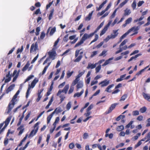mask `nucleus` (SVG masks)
<instances>
[{
  "mask_svg": "<svg viewBox=\"0 0 150 150\" xmlns=\"http://www.w3.org/2000/svg\"><path fill=\"white\" fill-rule=\"evenodd\" d=\"M118 20V19L117 18H116L114 20L113 22L111 24L112 22L111 21H109L108 23L105 25L103 29L101 30L100 33V36H101L103 35L107 31V30L108 27L110 26V25L111 24V26L112 27H113L114 25L117 22V21Z\"/></svg>",
  "mask_w": 150,
  "mask_h": 150,
  "instance_id": "nucleus-1",
  "label": "nucleus"
},
{
  "mask_svg": "<svg viewBox=\"0 0 150 150\" xmlns=\"http://www.w3.org/2000/svg\"><path fill=\"white\" fill-rule=\"evenodd\" d=\"M17 96H18L16 95V94H15L13 96L10 102L9 103L8 107V110L7 112V113H9L13 108L14 105L15 104V102L16 101V99L17 98Z\"/></svg>",
  "mask_w": 150,
  "mask_h": 150,
  "instance_id": "nucleus-2",
  "label": "nucleus"
},
{
  "mask_svg": "<svg viewBox=\"0 0 150 150\" xmlns=\"http://www.w3.org/2000/svg\"><path fill=\"white\" fill-rule=\"evenodd\" d=\"M134 29H135V31H137L139 30L138 27H136L135 26H134L132 28H131L129 29L124 34L120 37L121 38V39H123L126 36L128 35L130 32L134 30Z\"/></svg>",
  "mask_w": 150,
  "mask_h": 150,
  "instance_id": "nucleus-3",
  "label": "nucleus"
},
{
  "mask_svg": "<svg viewBox=\"0 0 150 150\" xmlns=\"http://www.w3.org/2000/svg\"><path fill=\"white\" fill-rule=\"evenodd\" d=\"M88 38L86 36L85 34H84L83 36L82 37L79 42H77L75 45L74 47H76L81 45L83 43L84 41Z\"/></svg>",
  "mask_w": 150,
  "mask_h": 150,
  "instance_id": "nucleus-4",
  "label": "nucleus"
},
{
  "mask_svg": "<svg viewBox=\"0 0 150 150\" xmlns=\"http://www.w3.org/2000/svg\"><path fill=\"white\" fill-rule=\"evenodd\" d=\"M69 87V84L66 85L64 88L62 90H59L58 91V93L57 94V96H59L62 92L64 93L65 94H66L67 93Z\"/></svg>",
  "mask_w": 150,
  "mask_h": 150,
  "instance_id": "nucleus-5",
  "label": "nucleus"
},
{
  "mask_svg": "<svg viewBox=\"0 0 150 150\" xmlns=\"http://www.w3.org/2000/svg\"><path fill=\"white\" fill-rule=\"evenodd\" d=\"M38 44L37 42H36L35 43H33L32 44L30 50V52L32 53L33 52H35L37 50H38Z\"/></svg>",
  "mask_w": 150,
  "mask_h": 150,
  "instance_id": "nucleus-6",
  "label": "nucleus"
},
{
  "mask_svg": "<svg viewBox=\"0 0 150 150\" xmlns=\"http://www.w3.org/2000/svg\"><path fill=\"white\" fill-rule=\"evenodd\" d=\"M118 103H114L111 104L110 107L109 108L108 110H107L105 113L106 114H107L110 112L115 108L116 106L118 105Z\"/></svg>",
  "mask_w": 150,
  "mask_h": 150,
  "instance_id": "nucleus-7",
  "label": "nucleus"
},
{
  "mask_svg": "<svg viewBox=\"0 0 150 150\" xmlns=\"http://www.w3.org/2000/svg\"><path fill=\"white\" fill-rule=\"evenodd\" d=\"M35 85L32 82L31 83V86L30 84L29 85L28 89L26 93L25 96L26 98H27L29 96L30 93L29 92L31 88V87L32 88H33L35 86Z\"/></svg>",
  "mask_w": 150,
  "mask_h": 150,
  "instance_id": "nucleus-8",
  "label": "nucleus"
},
{
  "mask_svg": "<svg viewBox=\"0 0 150 150\" xmlns=\"http://www.w3.org/2000/svg\"><path fill=\"white\" fill-rule=\"evenodd\" d=\"M109 83L110 81L108 80L107 79H105L99 83V85H100L101 84V87H103L107 86Z\"/></svg>",
  "mask_w": 150,
  "mask_h": 150,
  "instance_id": "nucleus-9",
  "label": "nucleus"
},
{
  "mask_svg": "<svg viewBox=\"0 0 150 150\" xmlns=\"http://www.w3.org/2000/svg\"><path fill=\"white\" fill-rule=\"evenodd\" d=\"M10 71H9L8 73V74L6 75V77L7 78L5 80V83H7L10 81L11 79V77L12 76L10 74Z\"/></svg>",
  "mask_w": 150,
  "mask_h": 150,
  "instance_id": "nucleus-10",
  "label": "nucleus"
},
{
  "mask_svg": "<svg viewBox=\"0 0 150 150\" xmlns=\"http://www.w3.org/2000/svg\"><path fill=\"white\" fill-rule=\"evenodd\" d=\"M49 58L54 60L55 59V57L56 56V53L55 51H53L52 52H48Z\"/></svg>",
  "mask_w": 150,
  "mask_h": 150,
  "instance_id": "nucleus-11",
  "label": "nucleus"
},
{
  "mask_svg": "<svg viewBox=\"0 0 150 150\" xmlns=\"http://www.w3.org/2000/svg\"><path fill=\"white\" fill-rule=\"evenodd\" d=\"M24 125H21L17 129V130L18 131L20 130L19 131L18 134V135H20L23 132L24 130Z\"/></svg>",
  "mask_w": 150,
  "mask_h": 150,
  "instance_id": "nucleus-12",
  "label": "nucleus"
},
{
  "mask_svg": "<svg viewBox=\"0 0 150 150\" xmlns=\"http://www.w3.org/2000/svg\"><path fill=\"white\" fill-rule=\"evenodd\" d=\"M94 12V11H92L91 13H90L85 18V21H89L91 18Z\"/></svg>",
  "mask_w": 150,
  "mask_h": 150,
  "instance_id": "nucleus-13",
  "label": "nucleus"
},
{
  "mask_svg": "<svg viewBox=\"0 0 150 150\" xmlns=\"http://www.w3.org/2000/svg\"><path fill=\"white\" fill-rule=\"evenodd\" d=\"M118 30H113V33L114 34H112L110 35V38L112 39H114L118 35V33H117Z\"/></svg>",
  "mask_w": 150,
  "mask_h": 150,
  "instance_id": "nucleus-14",
  "label": "nucleus"
},
{
  "mask_svg": "<svg viewBox=\"0 0 150 150\" xmlns=\"http://www.w3.org/2000/svg\"><path fill=\"white\" fill-rule=\"evenodd\" d=\"M107 1V0H105L98 7H96V11H100L101 9L104 6V5L106 3Z\"/></svg>",
  "mask_w": 150,
  "mask_h": 150,
  "instance_id": "nucleus-15",
  "label": "nucleus"
},
{
  "mask_svg": "<svg viewBox=\"0 0 150 150\" xmlns=\"http://www.w3.org/2000/svg\"><path fill=\"white\" fill-rule=\"evenodd\" d=\"M97 64L95 63L94 64H92L91 63H89L88 64V66L87 67V69H93L95 68Z\"/></svg>",
  "mask_w": 150,
  "mask_h": 150,
  "instance_id": "nucleus-16",
  "label": "nucleus"
},
{
  "mask_svg": "<svg viewBox=\"0 0 150 150\" xmlns=\"http://www.w3.org/2000/svg\"><path fill=\"white\" fill-rule=\"evenodd\" d=\"M132 20V18L131 17L128 18L125 21V23L122 26L125 27L127 24H129L130 23Z\"/></svg>",
  "mask_w": 150,
  "mask_h": 150,
  "instance_id": "nucleus-17",
  "label": "nucleus"
},
{
  "mask_svg": "<svg viewBox=\"0 0 150 150\" xmlns=\"http://www.w3.org/2000/svg\"><path fill=\"white\" fill-rule=\"evenodd\" d=\"M83 86V83L82 81L79 82L76 86L77 91H78L79 88H82Z\"/></svg>",
  "mask_w": 150,
  "mask_h": 150,
  "instance_id": "nucleus-18",
  "label": "nucleus"
},
{
  "mask_svg": "<svg viewBox=\"0 0 150 150\" xmlns=\"http://www.w3.org/2000/svg\"><path fill=\"white\" fill-rule=\"evenodd\" d=\"M38 128L37 127V128H36L35 130H32L29 135V137H33L35 135V134L37 133L38 131Z\"/></svg>",
  "mask_w": 150,
  "mask_h": 150,
  "instance_id": "nucleus-19",
  "label": "nucleus"
},
{
  "mask_svg": "<svg viewBox=\"0 0 150 150\" xmlns=\"http://www.w3.org/2000/svg\"><path fill=\"white\" fill-rule=\"evenodd\" d=\"M131 13V11L130 9H128V8H126L124 10V16H128Z\"/></svg>",
  "mask_w": 150,
  "mask_h": 150,
  "instance_id": "nucleus-20",
  "label": "nucleus"
},
{
  "mask_svg": "<svg viewBox=\"0 0 150 150\" xmlns=\"http://www.w3.org/2000/svg\"><path fill=\"white\" fill-rule=\"evenodd\" d=\"M98 31V30H97L96 29V30L94 31V32H93V33H91L89 35H88L86 33H85V35H86L87 37V38H90L92 37L94 35V34L95 33H96L97 32V31Z\"/></svg>",
  "mask_w": 150,
  "mask_h": 150,
  "instance_id": "nucleus-21",
  "label": "nucleus"
},
{
  "mask_svg": "<svg viewBox=\"0 0 150 150\" xmlns=\"http://www.w3.org/2000/svg\"><path fill=\"white\" fill-rule=\"evenodd\" d=\"M98 31V30H97L96 29V30L94 31V32H93V33H91L89 35H88L86 33H85V35H86L87 37V38H90L92 37L94 35V34L95 33H96L97 32V31Z\"/></svg>",
  "mask_w": 150,
  "mask_h": 150,
  "instance_id": "nucleus-22",
  "label": "nucleus"
},
{
  "mask_svg": "<svg viewBox=\"0 0 150 150\" xmlns=\"http://www.w3.org/2000/svg\"><path fill=\"white\" fill-rule=\"evenodd\" d=\"M62 111V110L60 108H56L52 112H54V114L56 113L57 114L61 112Z\"/></svg>",
  "mask_w": 150,
  "mask_h": 150,
  "instance_id": "nucleus-23",
  "label": "nucleus"
},
{
  "mask_svg": "<svg viewBox=\"0 0 150 150\" xmlns=\"http://www.w3.org/2000/svg\"><path fill=\"white\" fill-rule=\"evenodd\" d=\"M84 92V90L82 89L81 91L79 93V92L75 93L74 96V97H79Z\"/></svg>",
  "mask_w": 150,
  "mask_h": 150,
  "instance_id": "nucleus-24",
  "label": "nucleus"
},
{
  "mask_svg": "<svg viewBox=\"0 0 150 150\" xmlns=\"http://www.w3.org/2000/svg\"><path fill=\"white\" fill-rule=\"evenodd\" d=\"M126 76V74H125L120 76L119 78H118L116 79V81L118 82L122 81L123 79H124V78Z\"/></svg>",
  "mask_w": 150,
  "mask_h": 150,
  "instance_id": "nucleus-25",
  "label": "nucleus"
},
{
  "mask_svg": "<svg viewBox=\"0 0 150 150\" xmlns=\"http://www.w3.org/2000/svg\"><path fill=\"white\" fill-rule=\"evenodd\" d=\"M114 86V84H112L109 85L108 87L106 88L105 91L109 93H110L111 92V91L110 90V89L113 87Z\"/></svg>",
  "mask_w": 150,
  "mask_h": 150,
  "instance_id": "nucleus-26",
  "label": "nucleus"
},
{
  "mask_svg": "<svg viewBox=\"0 0 150 150\" xmlns=\"http://www.w3.org/2000/svg\"><path fill=\"white\" fill-rule=\"evenodd\" d=\"M142 95L144 98L148 101L150 102V96H149L148 95L144 93H143Z\"/></svg>",
  "mask_w": 150,
  "mask_h": 150,
  "instance_id": "nucleus-27",
  "label": "nucleus"
},
{
  "mask_svg": "<svg viewBox=\"0 0 150 150\" xmlns=\"http://www.w3.org/2000/svg\"><path fill=\"white\" fill-rule=\"evenodd\" d=\"M54 114V112H52L51 114L49 115L47 117V123L48 124L50 123L51 119Z\"/></svg>",
  "mask_w": 150,
  "mask_h": 150,
  "instance_id": "nucleus-28",
  "label": "nucleus"
},
{
  "mask_svg": "<svg viewBox=\"0 0 150 150\" xmlns=\"http://www.w3.org/2000/svg\"><path fill=\"white\" fill-rule=\"evenodd\" d=\"M113 59V58L112 57L111 58H110L108 59L105 61L104 63L102 64L103 66H105L107 65L108 64L110 63V60H111Z\"/></svg>",
  "mask_w": 150,
  "mask_h": 150,
  "instance_id": "nucleus-29",
  "label": "nucleus"
},
{
  "mask_svg": "<svg viewBox=\"0 0 150 150\" xmlns=\"http://www.w3.org/2000/svg\"><path fill=\"white\" fill-rule=\"evenodd\" d=\"M54 11V8H53L50 10V13L48 16V18L49 20H50L52 18Z\"/></svg>",
  "mask_w": 150,
  "mask_h": 150,
  "instance_id": "nucleus-30",
  "label": "nucleus"
},
{
  "mask_svg": "<svg viewBox=\"0 0 150 150\" xmlns=\"http://www.w3.org/2000/svg\"><path fill=\"white\" fill-rule=\"evenodd\" d=\"M29 65L30 64L29 63L27 62L22 69V71H25L28 68Z\"/></svg>",
  "mask_w": 150,
  "mask_h": 150,
  "instance_id": "nucleus-31",
  "label": "nucleus"
},
{
  "mask_svg": "<svg viewBox=\"0 0 150 150\" xmlns=\"http://www.w3.org/2000/svg\"><path fill=\"white\" fill-rule=\"evenodd\" d=\"M11 116H10L8 117L7 118V119H6V120L5 121V124H6V125L7 126L8 124H9V122H10L11 119Z\"/></svg>",
  "mask_w": 150,
  "mask_h": 150,
  "instance_id": "nucleus-32",
  "label": "nucleus"
},
{
  "mask_svg": "<svg viewBox=\"0 0 150 150\" xmlns=\"http://www.w3.org/2000/svg\"><path fill=\"white\" fill-rule=\"evenodd\" d=\"M79 80V79H78L77 77H76L75 79L73 81L71 85L74 86L77 83V84L78 81Z\"/></svg>",
  "mask_w": 150,
  "mask_h": 150,
  "instance_id": "nucleus-33",
  "label": "nucleus"
},
{
  "mask_svg": "<svg viewBox=\"0 0 150 150\" xmlns=\"http://www.w3.org/2000/svg\"><path fill=\"white\" fill-rule=\"evenodd\" d=\"M124 129V126L122 125H121L117 127L116 128V130L117 131L120 132L123 130Z\"/></svg>",
  "mask_w": 150,
  "mask_h": 150,
  "instance_id": "nucleus-34",
  "label": "nucleus"
},
{
  "mask_svg": "<svg viewBox=\"0 0 150 150\" xmlns=\"http://www.w3.org/2000/svg\"><path fill=\"white\" fill-rule=\"evenodd\" d=\"M41 12L40 8L37 9L35 12L33 13V15L34 16L35 15H38L39 14H41Z\"/></svg>",
  "mask_w": 150,
  "mask_h": 150,
  "instance_id": "nucleus-35",
  "label": "nucleus"
},
{
  "mask_svg": "<svg viewBox=\"0 0 150 150\" xmlns=\"http://www.w3.org/2000/svg\"><path fill=\"white\" fill-rule=\"evenodd\" d=\"M139 55H140V54H138L132 57H131V58L128 60V62H129L131 61H132L133 59H136L138 57H139Z\"/></svg>",
  "mask_w": 150,
  "mask_h": 150,
  "instance_id": "nucleus-36",
  "label": "nucleus"
},
{
  "mask_svg": "<svg viewBox=\"0 0 150 150\" xmlns=\"http://www.w3.org/2000/svg\"><path fill=\"white\" fill-rule=\"evenodd\" d=\"M82 57V55H80L76 59H74V62H79Z\"/></svg>",
  "mask_w": 150,
  "mask_h": 150,
  "instance_id": "nucleus-37",
  "label": "nucleus"
},
{
  "mask_svg": "<svg viewBox=\"0 0 150 150\" xmlns=\"http://www.w3.org/2000/svg\"><path fill=\"white\" fill-rule=\"evenodd\" d=\"M147 110V108L145 106L141 108L139 110V111L142 113L145 112Z\"/></svg>",
  "mask_w": 150,
  "mask_h": 150,
  "instance_id": "nucleus-38",
  "label": "nucleus"
},
{
  "mask_svg": "<svg viewBox=\"0 0 150 150\" xmlns=\"http://www.w3.org/2000/svg\"><path fill=\"white\" fill-rule=\"evenodd\" d=\"M20 70L19 69L17 71L16 70H15L13 73L12 74V76H15L16 74L18 75V76H19V73L20 72Z\"/></svg>",
  "mask_w": 150,
  "mask_h": 150,
  "instance_id": "nucleus-39",
  "label": "nucleus"
},
{
  "mask_svg": "<svg viewBox=\"0 0 150 150\" xmlns=\"http://www.w3.org/2000/svg\"><path fill=\"white\" fill-rule=\"evenodd\" d=\"M125 117V115H120L118 117H117L116 119V120L117 121H119L122 118V119H124Z\"/></svg>",
  "mask_w": 150,
  "mask_h": 150,
  "instance_id": "nucleus-40",
  "label": "nucleus"
},
{
  "mask_svg": "<svg viewBox=\"0 0 150 150\" xmlns=\"http://www.w3.org/2000/svg\"><path fill=\"white\" fill-rule=\"evenodd\" d=\"M56 28L55 27H54L53 28H52L50 32V36L52 35L54 33V32L56 31Z\"/></svg>",
  "mask_w": 150,
  "mask_h": 150,
  "instance_id": "nucleus-41",
  "label": "nucleus"
},
{
  "mask_svg": "<svg viewBox=\"0 0 150 150\" xmlns=\"http://www.w3.org/2000/svg\"><path fill=\"white\" fill-rule=\"evenodd\" d=\"M127 1L128 0H125V1L122 2V3H120L119 5V8H122L127 3Z\"/></svg>",
  "mask_w": 150,
  "mask_h": 150,
  "instance_id": "nucleus-42",
  "label": "nucleus"
},
{
  "mask_svg": "<svg viewBox=\"0 0 150 150\" xmlns=\"http://www.w3.org/2000/svg\"><path fill=\"white\" fill-rule=\"evenodd\" d=\"M74 73V71H72L71 72H70L68 71L67 73V78H69L72 75V74Z\"/></svg>",
  "mask_w": 150,
  "mask_h": 150,
  "instance_id": "nucleus-43",
  "label": "nucleus"
},
{
  "mask_svg": "<svg viewBox=\"0 0 150 150\" xmlns=\"http://www.w3.org/2000/svg\"><path fill=\"white\" fill-rule=\"evenodd\" d=\"M127 95L126 94H124L121 97V98L120 100V101H124L127 98Z\"/></svg>",
  "mask_w": 150,
  "mask_h": 150,
  "instance_id": "nucleus-44",
  "label": "nucleus"
},
{
  "mask_svg": "<svg viewBox=\"0 0 150 150\" xmlns=\"http://www.w3.org/2000/svg\"><path fill=\"white\" fill-rule=\"evenodd\" d=\"M23 46L22 45L21 47V48H18V49L17 52H16V54H18L20 52H21L23 51Z\"/></svg>",
  "mask_w": 150,
  "mask_h": 150,
  "instance_id": "nucleus-45",
  "label": "nucleus"
},
{
  "mask_svg": "<svg viewBox=\"0 0 150 150\" xmlns=\"http://www.w3.org/2000/svg\"><path fill=\"white\" fill-rule=\"evenodd\" d=\"M85 71L84 70L83 71L79 73V74L76 76V77L79 78L85 73Z\"/></svg>",
  "mask_w": 150,
  "mask_h": 150,
  "instance_id": "nucleus-46",
  "label": "nucleus"
},
{
  "mask_svg": "<svg viewBox=\"0 0 150 150\" xmlns=\"http://www.w3.org/2000/svg\"><path fill=\"white\" fill-rule=\"evenodd\" d=\"M74 86L71 85L70 86V88L68 91V94H70L71 93L74 91Z\"/></svg>",
  "mask_w": 150,
  "mask_h": 150,
  "instance_id": "nucleus-47",
  "label": "nucleus"
},
{
  "mask_svg": "<svg viewBox=\"0 0 150 150\" xmlns=\"http://www.w3.org/2000/svg\"><path fill=\"white\" fill-rule=\"evenodd\" d=\"M139 112L138 110H134L132 112V115L133 116H137L139 115Z\"/></svg>",
  "mask_w": 150,
  "mask_h": 150,
  "instance_id": "nucleus-48",
  "label": "nucleus"
},
{
  "mask_svg": "<svg viewBox=\"0 0 150 150\" xmlns=\"http://www.w3.org/2000/svg\"><path fill=\"white\" fill-rule=\"evenodd\" d=\"M101 68V66L100 65H99L96 68V73L98 72Z\"/></svg>",
  "mask_w": 150,
  "mask_h": 150,
  "instance_id": "nucleus-49",
  "label": "nucleus"
},
{
  "mask_svg": "<svg viewBox=\"0 0 150 150\" xmlns=\"http://www.w3.org/2000/svg\"><path fill=\"white\" fill-rule=\"evenodd\" d=\"M71 103L70 102H69L66 105V108L67 110H69L71 108Z\"/></svg>",
  "mask_w": 150,
  "mask_h": 150,
  "instance_id": "nucleus-50",
  "label": "nucleus"
},
{
  "mask_svg": "<svg viewBox=\"0 0 150 150\" xmlns=\"http://www.w3.org/2000/svg\"><path fill=\"white\" fill-rule=\"evenodd\" d=\"M36 32L35 33V35L36 36H37L38 35H39V32L40 31V27H37L36 28Z\"/></svg>",
  "mask_w": 150,
  "mask_h": 150,
  "instance_id": "nucleus-51",
  "label": "nucleus"
},
{
  "mask_svg": "<svg viewBox=\"0 0 150 150\" xmlns=\"http://www.w3.org/2000/svg\"><path fill=\"white\" fill-rule=\"evenodd\" d=\"M34 76L33 75H30L29 76L27 79L25 80V82L28 81L31 79Z\"/></svg>",
  "mask_w": 150,
  "mask_h": 150,
  "instance_id": "nucleus-52",
  "label": "nucleus"
},
{
  "mask_svg": "<svg viewBox=\"0 0 150 150\" xmlns=\"http://www.w3.org/2000/svg\"><path fill=\"white\" fill-rule=\"evenodd\" d=\"M69 35L67 34L64 37L63 39V41L65 42H67L68 40V37Z\"/></svg>",
  "mask_w": 150,
  "mask_h": 150,
  "instance_id": "nucleus-53",
  "label": "nucleus"
},
{
  "mask_svg": "<svg viewBox=\"0 0 150 150\" xmlns=\"http://www.w3.org/2000/svg\"><path fill=\"white\" fill-rule=\"evenodd\" d=\"M98 35L96 34L95 35V38L91 41V44L95 42L98 39Z\"/></svg>",
  "mask_w": 150,
  "mask_h": 150,
  "instance_id": "nucleus-54",
  "label": "nucleus"
},
{
  "mask_svg": "<svg viewBox=\"0 0 150 150\" xmlns=\"http://www.w3.org/2000/svg\"><path fill=\"white\" fill-rule=\"evenodd\" d=\"M106 11L105 9L103 10L101 12H99L97 15L98 16H99L102 15Z\"/></svg>",
  "mask_w": 150,
  "mask_h": 150,
  "instance_id": "nucleus-55",
  "label": "nucleus"
},
{
  "mask_svg": "<svg viewBox=\"0 0 150 150\" xmlns=\"http://www.w3.org/2000/svg\"><path fill=\"white\" fill-rule=\"evenodd\" d=\"M106 11L105 9L103 10L101 12H99L97 15L98 16H99L102 15Z\"/></svg>",
  "mask_w": 150,
  "mask_h": 150,
  "instance_id": "nucleus-56",
  "label": "nucleus"
},
{
  "mask_svg": "<svg viewBox=\"0 0 150 150\" xmlns=\"http://www.w3.org/2000/svg\"><path fill=\"white\" fill-rule=\"evenodd\" d=\"M127 39L125 40L120 45V47H121L122 46L124 45L127 42Z\"/></svg>",
  "mask_w": 150,
  "mask_h": 150,
  "instance_id": "nucleus-57",
  "label": "nucleus"
},
{
  "mask_svg": "<svg viewBox=\"0 0 150 150\" xmlns=\"http://www.w3.org/2000/svg\"><path fill=\"white\" fill-rule=\"evenodd\" d=\"M146 137L147 139L146 141L145 142H147L150 140V132L147 134Z\"/></svg>",
  "mask_w": 150,
  "mask_h": 150,
  "instance_id": "nucleus-58",
  "label": "nucleus"
},
{
  "mask_svg": "<svg viewBox=\"0 0 150 150\" xmlns=\"http://www.w3.org/2000/svg\"><path fill=\"white\" fill-rule=\"evenodd\" d=\"M133 122V121H131L130 122L126 125L125 126L126 128H129L130 127V125H132Z\"/></svg>",
  "mask_w": 150,
  "mask_h": 150,
  "instance_id": "nucleus-59",
  "label": "nucleus"
},
{
  "mask_svg": "<svg viewBox=\"0 0 150 150\" xmlns=\"http://www.w3.org/2000/svg\"><path fill=\"white\" fill-rule=\"evenodd\" d=\"M137 120L139 121H142L143 120V117L142 115L138 116L137 118Z\"/></svg>",
  "mask_w": 150,
  "mask_h": 150,
  "instance_id": "nucleus-60",
  "label": "nucleus"
},
{
  "mask_svg": "<svg viewBox=\"0 0 150 150\" xmlns=\"http://www.w3.org/2000/svg\"><path fill=\"white\" fill-rule=\"evenodd\" d=\"M97 54V51H94L92 52L91 55V57H93L94 56L96 55Z\"/></svg>",
  "mask_w": 150,
  "mask_h": 150,
  "instance_id": "nucleus-61",
  "label": "nucleus"
},
{
  "mask_svg": "<svg viewBox=\"0 0 150 150\" xmlns=\"http://www.w3.org/2000/svg\"><path fill=\"white\" fill-rule=\"evenodd\" d=\"M93 108V105L91 104L89 106L88 108L86 109V111H89L92 109Z\"/></svg>",
  "mask_w": 150,
  "mask_h": 150,
  "instance_id": "nucleus-62",
  "label": "nucleus"
},
{
  "mask_svg": "<svg viewBox=\"0 0 150 150\" xmlns=\"http://www.w3.org/2000/svg\"><path fill=\"white\" fill-rule=\"evenodd\" d=\"M45 33L44 32H42L40 36V38L41 39H43L45 37Z\"/></svg>",
  "mask_w": 150,
  "mask_h": 150,
  "instance_id": "nucleus-63",
  "label": "nucleus"
},
{
  "mask_svg": "<svg viewBox=\"0 0 150 150\" xmlns=\"http://www.w3.org/2000/svg\"><path fill=\"white\" fill-rule=\"evenodd\" d=\"M112 3L111 2H110L107 6L106 7V8L105 9V10L106 11H107L110 7L111 6Z\"/></svg>",
  "mask_w": 150,
  "mask_h": 150,
  "instance_id": "nucleus-64",
  "label": "nucleus"
}]
</instances>
